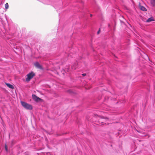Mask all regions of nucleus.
Here are the masks:
<instances>
[{
	"label": "nucleus",
	"instance_id": "obj_1",
	"mask_svg": "<svg viewBox=\"0 0 155 155\" xmlns=\"http://www.w3.org/2000/svg\"><path fill=\"white\" fill-rule=\"evenodd\" d=\"M21 103L22 105L26 109L30 110L32 109V107L31 105L22 101H21Z\"/></svg>",
	"mask_w": 155,
	"mask_h": 155
},
{
	"label": "nucleus",
	"instance_id": "obj_2",
	"mask_svg": "<svg viewBox=\"0 0 155 155\" xmlns=\"http://www.w3.org/2000/svg\"><path fill=\"white\" fill-rule=\"evenodd\" d=\"M35 74L32 71L28 74L26 76L25 80L27 82H29L31 79L32 78L35 76Z\"/></svg>",
	"mask_w": 155,
	"mask_h": 155
},
{
	"label": "nucleus",
	"instance_id": "obj_3",
	"mask_svg": "<svg viewBox=\"0 0 155 155\" xmlns=\"http://www.w3.org/2000/svg\"><path fill=\"white\" fill-rule=\"evenodd\" d=\"M108 120V119L107 118L103 117H101V119L99 120V122H101L102 124L104 125V124H108V123H107V121Z\"/></svg>",
	"mask_w": 155,
	"mask_h": 155
},
{
	"label": "nucleus",
	"instance_id": "obj_4",
	"mask_svg": "<svg viewBox=\"0 0 155 155\" xmlns=\"http://www.w3.org/2000/svg\"><path fill=\"white\" fill-rule=\"evenodd\" d=\"M32 97L33 99L36 102H38L39 101H41L42 100V99L39 98L35 94L32 95Z\"/></svg>",
	"mask_w": 155,
	"mask_h": 155
},
{
	"label": "nucleus",
	"instance_id": "obj_5",
	"mask_svg": "<svg viewBox=\"0 0 155 155\" xmlns=\"http://www.w3.org/2000/svg\"><path fill=\"white\" fill-rule=\"evenodd\" d=\"M35 66L37 68L42 69V66L38 62H36L34 64Z\"/></svg>",
	"mask_w": 155,
	"mask_h": 155
},
{
	"label": "nucleus",
	"instance_id": "obj_6",
	"mask_svg": "<svg viewBox=\"0 0 155 155\" xmlns=\"http://www.w3.org/2000/svg\"><path fill=\"white\" fill-rule=\"evenodd\" d=\"M139 8L142 11H147L146 9L143 6H141L140 3H139Z\"/></svg>",
	"mask_w": 155,
	"mask_h": 155
},
{
	"label": "nucleus",
	"instance_id": "obj_7",
	"mask_svg": "<svg viewBox=\"0 0 155 155\" xmlns=\"http://www.w3.org/2000/svg\"><path fill=\"white\" fill-rule=\"evenodd\" d=\"M154 21V19L153 17H152L148 18L146 21V22H148Z\"/></svg>",
	"mask_w": 155,
	"mask_h": 155
},
{
	"label": "nucleus",
	"instance_id": "obj_8",
	"mask_svg": "<svg viewBox=\"0 0 155 155\" xmlns=\"http://www.w3.org/2000/svg\"><path fill=\"white\" fill-rule=\"evenodd\" d=\"M6 84L7 86L9 88L12 89L14 88L13 86L12 85H11V84L9 83H6Z\"/></svg>",
	"mask_w": 155,
	"mask_h": 155
},
{
	"label": "nucleus",
	"instance_id": "obj_9",
	"mask_svg": "<svg viewBox=\"0 0 155 155\" xmlns=\"http://www.w3.org/2000/svg\"><path fill=\"white\" fill-rule=\"evenodd\" d=\"M150 3L153 6H155V0H151Z\"/></svg>",
	"mask_w": 155,
	"mask_h": 155
},
{
	"label": "nucleus",
	"instance_id": "obj_10",
	"mask_svg": "<svg viewBox=\"0 0 155 155\" xmlns=\"http://www.w3.org/2000/svg\"><path fill=\"white\" fill-rule=\"evenodd\" d=\"M9 7L7 3H6V4L5 5V7L6 9H7Z\"/></svg>",
	"mask_w": 155,
	"mask_h": 155
},
{
	"label": "nucleus",
	"instance_id": "obj_11",
	"mask_svg": "<svg viewBox=\"0 0 155 155\" xmlns=\"http://www.w3.org/2000/svg\"><path fill=\"white\" fill-rule=\"evenodd\" d=\"M5 148L6 151H7L8 150V148L7 146L6 145L5 146Z\"/></svg>",
	"mask_w": 155,
	"mask_h": 155
},
{
	"label": "nucleus",
	"instance_id": "obj_12",
	"mask_svg": "<svg viewBox=\"0 0 155 155\" xmlns=\"http://www.w3.org/2000/svg\"><path fill=\"white\" fill-rule=\"evenodd\" d=\"M100 29H99V30L97 32V34H99L100 33Z\"/></svg>",
	"mask_w": 155,
	"mask_h": 155
},
{
	"label": "nucleus",
	"instance_id": "obj_13",
	"mask_svg": "<svg viewBox=\"0 0 155 155\" xmlns=\"http://www.w3.org/2000/svg\"><path fill=\"white\" fill-rule=\"evenodd\" d=\"M82 75L83 76H85L86 75V74L85 73H84L82 74Z\"/></svg>",
	"mask_w": 155,
	"mask_h": 155
},
{
	"label": "nucleus",
	"instance_id": "obj_14",
	"mask_svg": "<svg viewBox=\"0 0 155 155\" xmlns=\"http://www.w3.org/2000/svg\"><path fill=\"white\" fill-rule=\"evenodd\" d=\"M90 16H91V17H92V14H91V15H90Z\"/></svg>",
	"mask_w": 155,
	"mask_h": 155
}]
</instances>
